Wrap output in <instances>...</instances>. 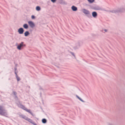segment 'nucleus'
Returning <instances> with one entry per match:
<instances>
[{"mask_svg": "<svg viewBox=\"0 0 125 125\" xmlns=\"http://www.w3.org/2000/svg\"><path fill=\"white\" fill-rule=\"evenodd\" d=\"M125 10L124 8H118L116 10L110 11L111 12L115 13L116 14H118L124 11Z\"/></svg>", "mask_w": 125, "mask_h": 125, "instance_id": "obj_1", "label": "nucleus"}, {"mask_svg": "<svg viewBox=\"0 0 125 125\" xmlns=\"http://www.w3.org/2000/svg\"><path fill=\"white\" fill-rule=\"evenodd\" d=\"M0 115L4 116L7 115V113L5 112L3 106L0 105Z\"/></svg>", "mask_w": 125, "mask_h": 125, "instance_id": "obj_2", "label": "nucleus"}, {"mask_svg": "<svg viewBox=\"0 0 125 125\" xmlns=\"http://www.w3.org/2000/svg\"><path fill=\"white\" fill-rule=\"evenodd\" d=\"M16 45L17 46V48L18 50H21L24 47L26 46V45L24 44L23 42H21L19 44L18 43H16Z\"/></svg>", "mask_w": 125, "mask_h": 125, "instance_id": "obj_3", "label": "nucleus"}, {"mask_svg": "<svg viewBox=\"0 0 125 125\" xmlns=\"http://www.w3.org/2000/svg\"><path fill=\"white\" fill-rule=\"evenodd\" d=\"M82 12L89 18L92 17L91 14H90L89 11L85 9H83L82 10Z\"/></svg>", "mask_w": 125, "mask_h": 125, "instance_id": "obj_4", "label": "nucleus"}, {"mask_svg": "<svg viewBox=\"0 0 125 125\" xmlns=\"http://www.w3.org/2000/svg\"><path fill=\"white\" fill-rule=\"evenodd\" d=\"M92 9L95 10H102V9L99 6L97 5L93 6L92 8Z\"/></svg>", "mask_w": 125, "mask_h": 125, "instance_id": "obj_5", "label": "nucleus"}, {"mask_svg": "<svg viewBox=\"0 0 125 125\" xmlns=\"http://www.w3.org/2000/svg\"><path fill=\"white\" fill-rule=\"evenodd\" d=\"M28 23L31 28H33L35 27V24L32 21H29L28 22Z\"/></svg>", "mask_w": 125, "mask_h": 125, "instance_id": "obj_6", "label": "nucleus"}, {"mask_svg": "<svg viewBox=\"0 0 125 125\" xmlns=\"http://www.w3.org/2000/svg\"><path fill=\"white\" fill-rule=\"evenodd\" d=\"M24 31L23 29L22 28H20L18 30V32L19 34H22Z\"/></svg>", "mask_w": 125, "mask_h": 125, "instance_id": "obj_7", "label": "nucleus"}, {"mask_svg": "<svg viewBox=\"0 0 125 125\" xmlns=\"http://www.w3.org/2000/svg\"><path fill=\"white\" fill-rule=\"evenodd\" d=\"M92 16L94 18H96L97 15V12L95 11H93L92 13Z\"/></svg>", "mask_w": 125, "mask_h": 125, "instance_id": "obj_8", "label": "nucleus"}, {"mask_svg": "<svg viewBox=\"0 0 125 125\" xmlns=\"http://www.w3.org/2000/svg\"><path fill=\"white\" fill-rule=\"evenodd\" d=\"M26 120L33 125L35 123L34 121H32L28 117L26 119Z\"/></svg>", "mask_w": 125, "mask_h": 125, "instance_id": "obj_9", "label": "nucleus"}, {"mask_svg": "<svg viewBox=\"0 0 125 125\" xmlns=\"http://www.w3.org/2000/svg\"><path fill=\"white\" fill-rule=\"evenodd\" d=\"M80 46V43L79 42H78L76 44V46L74 47V48L75 49H78Z\"/></svg>", "mask_w": 125, "mask_h": 125, "instance_id": "obj_10", "label": "nucleus"}, {"mask_svg": "<svg viewBox=\"0 0 125 125\" xmlns=\"http://www.w3.org/2000/svg\"><path fill=\"white\" fill-rule=\"evenodd\" d=\"M71 8L72 10L74 11H76L77 10V7L74 6H73L71 7Z\"/></svg>", "mask_w": 125, "mask_h": 125, "instance_id": "obj_11", "label": "nucleus"}, {"mask_svg": "<svg viewBox=\"0 0 125 125\" xmlns=\"http://www.w3.org/2000/svg\"><path fill=\"white\" fill-rule=\"evenodd\" d=\"M23 26L24 28L26 29H28L29 27L28 25L26 23L24 24Z\"/></svg>", "mask_w": 125, "mask_h": 125, "instance_id": "obj_12", "label": "nucleus"}, {"mask_svg": "<svg viewBox=\"0 0 125 125\" xmlns=\"http://www.w3.org/2000/svg\"><path fill=\"white\" fill-rule=\"evenodd\" d=\"M29 34V32L28 31H26L24 33V36L26 37L28 36Z\"/></svg>", "mask_w": 125, "mask_h": 125, "instance_id": "obj_13", "label": "nucleus"}, {"mask_svg": "<svg viewBox=\"0 0 125 125\" xmlns=\"http://www.w3.org/2000/svg\"><path fill=\"white\" fill-rule=\"evenodd\" d=\"M25 111L27 112L33 116H34L33 114V113L31 112V110H30L28 109L27 108Z\"/></svg>", "mask_w": 125, "mask_h": 125, "instance_id": "obj_14", "label": "nucleus"}, {"mask_svg": "<svg viewBox=\"0 0 125 125\" xmlns=\"http://www.w3.org/2000/svg\"><path fill=\"white\" fill-rule=\"evenodd\" d=\"M60 3L61 4H67V3L64 1L62 0H60Z\"/></svg>", "mask_w": 125, "mask_h": 125, "instance_id": "obj_15", "label": "nucleus"}, {"mask_svg": "<svg viewBox=\"0 0 125 125\" xmlns=\"http://www.w3.org/2000/svg\"><path fill=\"white\" fill-rule=\"evenodd\" d=\"M21 117L23 118L24 119L26 120V119H27L28 117H26L24 115H21Z\"/></svg>", "mask_w": 125, "mask_h": 125, "instance_id": "obj_16", "label": "nucleus"}, {"mask_svg": "<svg viewBox=\"0 0 125 125\" xmlns=\"http://www.w3.org/2000/svg\"><path fill=\"white\" fill-rule=\"evenodd\" d=\"M47 121L46 119L45 118H43L42 120V122L43 123L45 124L47 122Z\"/></svg>", "mask_w": 125, "mask_h": 125, "instance_id": "obj_17", "label": "nucleus"}, {"mask_svg": "<svg viewBox=\"0 0 125 125\" xmlns=\"http://www.w3.org/2000/svg\"><path fill=\"white\" fill-rule=\"evenodd\" d=\"M21 108L22 109H23V110H24L25 111V110L27 108H26L24 106L22 105H21Z\"/></svg>", "mask_w": 125, "mask_h": 125, "instance_id": "obj_18", "label": "nucleus"}, {"mask_svg": "<svg viewBox=\"0 0 125 125\" xmlns=\"http://www.w3.org/2000/svg\"><path fill=\"white\" fill-rule=\"evenodd\" d=\"M36 10L38 11L40 10H41V8L40 6H37L36 7Z\"/></svg>", "mask_w": 125, "mask_h": 125, "instance_id": "obj_19", "label": "nucleus"}, {"mask_svg": "<svg viewBox=\"0 0 125 125\" xmlns=\"http://www.w3.org/2000/svg\"><path fill=\"white\" fill-rule=\"evenodd\" d=\"M16 77L17 78V80L18 81H19L20 80V78L18 76H16Z\"/></svg>", "mask_w": 125, "mask_h": 125, "instance_id": "obj_20", "label": "nucleus"}, {"mask_svg": "<svg viewBox=\"0 0 125 125\" xmlns=\"http://www.w3.org/2000/svg\"><path fill=\"white\" fill-rule=\"evenodd\" d=\"M87 0L90 3H92L94 1V0Z\"/></svg>", "mask_w": 125, "mask_h": 125, "instance_id": "obj_21", "label": "nucleus"}, {"mask_svg": "<svg viewBox=\"0 0 125 125\" xmlns=\"http://www.w3.org/2000/svg\"><path fill=\"white\" fill-rule=\"evenodd\" d=\"M70 53L73 55V56L75 58V55H74V53L73 52H70Z\"/></svg>", "mask_w": 125, "mask_h": 125, "instance_id": "obj_22", "label": "nucleus"}, {"mask_svg": "<svg viewBox=\"0 0 125 125\" xmlns=\"http://www.w3.org/2000/svg\"><path fill=\"white\" fill-rule=\"evenodd\" d=\"M13 94H14V95L15 96V95H17V93L16 92H15V91H13Z\"/></svg>", "mask_w": 125, "mask_h": 125, "instance_id": "obj_23", "label": "nucleus"}, {"mask_svg": "<svg viewBox=\"0 0 125 125\" xmlns=\"http://www.w3.org/2000/svg\"><path fill=\"white\" fill-rule=\"evenodd\" d=\"M31 18L32 19H34L35 18V17L34 15H32L31 16Z\"/></svg>", "mask_w": 125, "mask_h": 125, "instance_id": "obj_24", "label": "nucleus"}, {"mask_svg": "<svg viewBox=\"0 0 125 125\" xmlns=\"http://www.w3.org/2000/svg\"><path fill=\"white\" fill-rule=\"evenodd\" d=\"M14 98L16 99H18V97H17V95L15 96L14 97Z\"/></svg>", "mask_w": 125, "mask_h": 125, "instance_id": "obj_25", "label": "nucleus"}, {"mask_svg": "<svg viewBox=\"0 0 125 125\" xmlns=\"http://www.w3.org/2000/svg\"><path fill=\"white\" fill-rule=\"evenodd\" d=\"M52 2L53 3H54L56 1V0H51Z\"/></svg>", "mask_w": 125, "mask_h": 125, "instance_id": "obj_26", "label": "nucleus"}, {"mask_svg": "<svg viewBox=\"0 0 125 125\" xmlns=\"http://www.w3.org/2000/svg\"><path fill=\"white\" fill-rule=\"evenodd\" d=\"M39 89L40 90H43V89L41 87V86H40Z\"/></svg>", "mask_w": 125, "mask_h": 125, "instance_id": "obj_27", "label": "nucleus"}, {"mask_svg": "<svg viewBox=\"0 0 125 125\" xmlns=\"http://www.w3.org/2000/svg\"><path fill=\"white\" fill-rule=\"evenodd\" d=\"M17 70V68L16 67H15L14 68V70H15V71H16V70Z\"/></svg>", "mask_w": 125, "mask_h": 125, "instance_id": "obj_28", "label": "nucleus"}, {"mask_svg": "<svg viewBox=\"0 0 125 125\" xmlns=\"http://www.w3.org/2000/svg\"><path fill=\"white\" fill-rule=\"evenodd\" d=\"M80 100L82 102H84V103L85 102L84 101H83V100L82 99H80Z\"/></svg>", "mask_w": 125, "mask_h": 125, "instance_id": "obj_29", "label": "nucleus"}, {"mask_svg": "<svg viewBox=\"0 0 125 125\" xmlns=\"http://www.w3.org/2000/svg\"><path fill=\"white\" fill-rule=\"evenodd\" d=\"M15 73L16 74V76H18V75H17V73H16V71L15 72Z\"/></svg>", "mask_w": 125, "mask_h": 125, "instance_id": "obj_30", "label": "nucleus"}, {"mask_svg": "<svg viewBox=\"0 0 125 125\" xmlns=\"http://www.w3.org/2000/svg\"><path fill=\"white\" fill-rule=\"evenodd\" d=\"M108 125H114L113 124H112L110 123H109L108 124Z\"/></svg>", "mask_w": 125, "mask_h": 125, "instance_id": "obj_31", "label": "nucleus"}, {"mask_svg": "<svg viewBox=\"0 0 125 125\" xmlns=\"http://www.w3.org/2000/svg\"><path fill=\"white\" fill-rule=\"evenodd\" d=\"M34 125H37V124L35 123L34 124H33Z\"/></svg>", "mask_w": 125, "mask_h": 125, "instance_id": "obj_32", "label": "nucleus"}, {"mask_svg": "<svg viewBox=\"0 0 125 125\" xmlns=\"http://www.w3.org/2000/svg\"><path fill=\"white\" fill-rule=\"evenodd\" d=\"M104 31H105V32H106L107 31V30H106V29H105L104 30Z\"/></svg>", "mask_w": 125, "mask_h": 125, "instance_id": "obj_33", "label": "nucleus"}, {"mask_svg": "<svg viewBox=\"0 0 125 125\" xmlns=\"http://www.w3.org/2000/svg\"><path fill=\"white\" fill-rule=\"evenodd\" d=\"M76 97L78 98L79 96L78 95H76Z\"/></svg>", "mask_w": 125, "mask_h": 125, "instance_id": "obj_34", "label": "nucleus"}, {"mask_svg": "<svg viewBox=\"0 0 125 125\" xmlns=\"http://www.w3.org/2000/svg\"><path fill=\"white\" fill-rule=\"evenodd\" d=\"M28 87H29V88H30V86H28Z\"/></svg>", "mask_w": 125, "mask_h": 125, "instance_id": "obj_35", "label": "nucleus"}, {"mask_svg": "<svg viewBox=\"0 0 125 125\" xmlns=\"http://www.w3.org/2000/svg\"><path fill=\"white\" fill-rule=\"evenodd\" d=\"M81 98L80 97V98L79 99L80 100V99H81Z\"/></svg>", "mask_w": 125, "mask_h": 125, "instance_id": "obj_36", "label": "nucleus"}, {"mask_svg": "<svg viewBox=\"0 0 125 125\" xmlns=\"http://www.w3.org/2000/svg\"><path fill=\"white\" fill-rule=\"evenodd\" d=\"M80 98V97H78V98L79 99Z\"/></svg>", "mask_w": 125, "mask_h": 125, "instance_id": "obj_37", "label": "nucleus"}, {"mask_svg": "<svg viewBox=\"0 0 125 125\" xmlns=\"http://www.w3.org/2000/svg\"><path fill=\"white\" fill-rule=\"evenodd\" d=\"M17 65V64H16V66Z\"/></svg>", "mask_w": 125, "mask_h": 125, "instance_id": "obj_38", "label": "nucleus"}]
</instances>
